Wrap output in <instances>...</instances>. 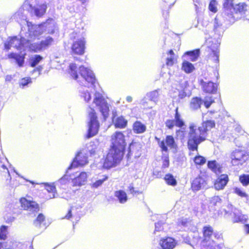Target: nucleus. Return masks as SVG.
Instances as JSON below:
<instances>
[{"label": "nucleus", "mask_w": 249, "mask_h": 249, "mask_svg": "<svg viewBox=\"0 0 249 249\" xmlns=\"http://www.w3.org/2000/svg\"><path fill=\"white\" fill-rule=\"evenodd\" d=\"M216 234L212 227L207 226L203 227V239L201 242L202 249H221V245L216 243Z\"/></svg>", "instance_id": "obj_3"}, {"label": "nucleus", "mask_w": 249, "mask_h": 249, "mask_svg": "<svg viewBox=\"0 0 249 249\" xmlns=\"http://www.w3.org/2000/svg\"><path fill=\"white\" fill-rule=\"evenodd\" d=\"M81 97L84 98L86 102H89L91 99V94L87 90H83L80 91Z\"/></svg>", "instance_id": "obj_46"}, {"label": "nucleus", "mask_w": 249, "mask_h": 249, "mask_svg": "<svg viewBox=\"0 0 249 249\" xmlns=\"http://www.w3.org/2000/svg\"><path fill=\"white\" fill-rule=\"evenodd\" d=\"M176 241L171 237L163 239L160 243L162 249H173L176 246Z\"/></svg>", "instance_id": "obj_22"}, {"label": "nucleus", "mask_w": 249, "mask_h": 249, "mask_svg": "<svg viewBox=\"0 0 249 249\" xmlns=\"http://www.w3.org/2000/svg\"><path fill=\"white\" fill-rule=\"evenodd\" d=\"M107 179L108 177L107 175H99L96 178L92 179V182L89 185L92 188H98L101 186Z\"/></svg>", "instance_id": "obj_21"}, {"label": "nucleus", "mask_w": 249, "mask_h": 249, "mask_svg": "<svg viewBox=\"0 0 249 249\" xmlns=\"http://www.w3.org/2000/svg\"><path fill=\"white\" fill-rule=\"evenodd\" d=\"M162 224L160 222L155 223V233L156 231H160L162 230Z\"/></svg>", "instance_id": "obj_58"}, {"label": "nucleus", "mask_w": 249, "mask_h": 249, "mask_svg": "<svg viewBox=\"0 0 249 249\" xmlns=\"http://www.w3.org/2000/svg\"><path fill=\"white\" fill-rule=\"evenodd\" d=\"M46 188L48 192L54 193L56 191V189L53 184L47 185L46 184Z\"/></svg>", "instance_id": "obj_57"}, {"label": "nucleus", "mask_w": 249, "mask_h": 249, "mask_svg": "<svg viewBox=\"0 0 249 249\" xmlns=\"http://www.w3.org/2000/svg\"><path fill=\"white\" fill-rule=\"evenodd\" d=\"M8 57L9 58L15 59L19 67L23 66L24 62V56L23 55H19L16 53H11L9 54Z\"/></svg>", "instance_id": "obj_35"}, {"label": "nucleus", "mask_w": 249, "mask_h": 249, "mask_svg": "<svg viewBox=\"0 0 249 249\" xmlns=\"http://www.w3.org/2000/svg\"><path fill=\"white\" fill-rule=\"evenodd\" d=\"M88 175L87 173L83 172L78 176L72 179V182L74 186H80L84 185L87 180Z\"/></svg>", "instance_id": "obj_23"}, {"label": "nucleus", "mask_w": 249, "mask_h": 249, "mask_svg": "<svg viewBox=\"0 0 249 249\" xmlns=\"http://www.w3.org/2000/svg\"><path fill=\"white\" fill-rule=\"evenodd\" d=\"M233 213V221L234 222H241L242 223H245L246 221L247 216L242 214L238 210L234 209Z\"/></svg>", "instance_id": "obj_28"}, {"label": "nucleus", "mask_w": 249, "mask_h": 249, "mask_svg": "<svg viewBox=\"0 0 249 249\" xmlns=\"http://www.w3.org/2000/svg\"><path fill=\"white\" fill-rule=\"evenodd\" d=\"M31 82V79L30 77H25L21 79L20 81V86L24 88L27 86L29 83Z\"/></svg>", "instance_id": "obj_52"}, {"label": "nucleus", "mask_w": 249, "mask_h": 249, "mask_svg": "<svg viewBox=\"0 0 249 249\" xmlns=\"http://www.w3.org/2000/svg\"><path fill=\"white\" fill-rule=\"evenodd\" d=\"M166 126L169 129H172L175 125V121L174 120H167L165 123Z\"/></svg>", "instance_id": "obj_56"}, {"label": "nucleus", "mask_w": 249, "mask_h": 249, "mask_svg": "<svg viewBox=\"0 0 249 249\" xmlns=\"http://www.w3.org/2000/svg\"><path fill=\"white\" fill-rule=\"evenodd\" d=\"M206 161L205 158L201 156H196L194 159V162L197 165H203Z\"/></svg>", "instance_id": "obj_48"}, {"label": "nucleus", "mask_w": 249, "mask_h": 249, "mask_svg": "<svg viewBox=\"0 0 249 249\" xmlns=\"http://www.w3.org/2000/svg\"><path fill=\"white\" fill-rule=\"evenodd\" d=\"M42 68L40 66L39 67L36 68V69H34L33 71V72H36L37 71L38 72V75H40V72L42 71Z\"/></svg>", "instance_id": "obj_62"}, {"label": "nucleus", "mask_w": 249, "mask_h": 249, "mask_svg": "<svg viewBox=\"0 0 249 249\" xmlns=\"http://www.w3.org/2000/svg\"><path fill=\"white\" fill-rule=\"evenodd\" d=\"M112 146L111 148L116 149L118 151L124 153L126 146L124 136L120 131L115 132L111 136Z\"/></svg>", "instance_id": "obj_8"}, {"label": "nucleus", "mask_w": 249, "mask_h": 249, "mask_svg": "<svg viewBox=\"0 0 249 249\" xmlns=\"http://www.w3.org/2000/svg\"><path fill=\"white\" fill-rule=\"evenodd\" d=\"M53 42V39L50 36H48L45 40L40 42L42 50L48 48L51 46Z\"/></svg>", "instance_id": "obj_40"}, {"label": "nucleus", "mask_w": 249, "mask_h": 249, "mask_svg": "<svg viewBox=\"0 0 249 249\" xmlns=\"http://www.w3.org/2000/svg\"><path fill=\"white\" fill-rule=\"evenodd\" d=\"M224 31L221 17L216 16L213 22V32L217 37L221 36Z\"/></svg>", "instance_id": "obj_17"}, {"label": "nucleus", "mask_w": 249, "mask_h": 249, "mask_svg": "<svg viewBox=\"0 0 249 249\" xmlns=\"http://www.w3.org/2000/svg\"><path fill=\"white\" fill-rule=\"evenodd\" d=\"M203 102L205 107L208 108L211 104L214 102V100L212 96H207L204 98Z\"/></svg>", "instance_id": "obj_51"}, {"label": "nucleus", "mask_w": 249, "mask_h": 249, "mask_svg": "<svg viewBox=\"0 0 249 249\" xmlns=\"http://www.w3.org/2000/svg\"><path fill=\"white\" fill-rule=\"evenodd\" d=\"M69 72L80 85L89 88L95 87V77L89 69L83 66L77 68L75 64L71 63L69 66Z\"/></svg>", "instance_id": "obj_2"}, {"label": "nucleus", "mask_w": 249, "mask_h": 249, "mask_svg": "<svg viewBox=\"0 0 249 249\" xmlns=\"http://www.w3.org/2000/svg\"><path fill=\"white\" fill-rule=\"evenodd\" d=\"M31 13H34L37 17H41L45 14L47 9V5L45 3L36 4L32 7L30 5Z\"/></svg>", "instance_id": "obj_20"}, {"label": "nucleus", "mask_w": 249, "mask_h": 249, "mask_svg": "<svg viewBox=\"0 0 249 249\" xmlns=\"http://www.w3.org/2000/svg\"><path fill=\"white\" fill-rule=\"evenodd\" d=\"M13 244L12 242L10 241L3 242H0V249H12Z\"/></svg>", "instance_id": "obj_45"}, {"label": "nucleus", "mask_w": 249, "mask_h": 249, "mask_svg": "<svg viewBox=\"0 0 249 249\" xmlns=\"http://www.w3.org/2000/svg\"><path fill=\"white\" fill-rule=\"evenodd\" d=\"M214 121L208 120L202 124V126L197 127L194 124L189 126L188 136V147L191 151H197L198 145L204 142L206 138L207 131L214 127Z\"/></svg>", "instance_id": "obj_1"}, {"label": "nucleus", "mask_w": 249, "mask_h": 249, "mask_svg": "<svg viewBox=\"0 0 249 249\" xmlns=\"http://www.w3.org/2000/svg\"><path fill=\"white\" fill-rule=\"evenodd\" d=\"M168 56L166 58V64L168 66H172L175 61V54L172 50H170L168 53Z\"/></svg>", "instance_id": "obj_39"}, {"label": "nucleus", "mask_w": 249, "mask_h": 249, "mask_svg": "<svg viewBox=\"0 0 249 249\" xmlns=\"http://www.w3.org/2000/svg\"><path fill=\"white\" fill-rule=\"evenodd\" d=\"M86 40L81 37L74 40L71 46L72 53L75 54L82 55L85 53Z\"/></svg>", "instance_id": "obj_14"}, {"label": "nucleus", "mask_w": 249, "mask_h": 249, "mask_svg": "<svg viewBox=\"0 0 249 249\" xmlns=\"http://www.w3.org/2000/svg\"><path fill=\"white\" fill-rule=\"evenodd\" d=\"M188 82L186 80L181 81L177 86L174 91V97L178 96L179 99H182L185 97L187 94L186 93L188 87Z\"/></svg>", "instance_id": "obj_16"}, {"label": "nucleus", "mask_w": 249, "mask_h": 249, "mask_svg": "<svg viewBox=\"0 0 249 249\" xmlns=\"http://www.w3.org/2000/svg\"><path fill=\"white\" fill-rule=\"evenodd\" d=\"M4 219L5 220L7 223H11L13 222L15 220V217L13 216H8V215L4 216Z\"/></svg>", "instance_id": "obj_59"}, {"label": "nucleus", "mask_w": 249, "mask_h": 249, "mask_svg": "<svg viewBox=\"0 0 249 249\" xmlns=\"http://www.w3.org/2000/svg\"><path fill=\"white\" fill-rule=\"evenodd\" d=\"M89 111V129L87 138H90L93 137L98 132L99 123L97 120V117L94 109L90 107Z\"/></svg>", "instance_id": "obj_6"}, {"label": "nucleus", "mask_w": 249, "mask_h": 249, "mask_svg": "<svg viewBox=\"0 0 249 249\" xmlns=\"http://www.w3.org/2000/svg\"><path fill=\"white\" fill-rule=\"evenodd\" d=\"M228 2V1L226 0L224 2V7L225 9V15H227V18L230 22H234L233 16L232 13H230L229 11L231 7H233L234 11L236 13H239L241 15L245 14V12L247 11V5L245 3H239L233 6L231 5H229Z\"/></svg>", "instance_id": "obj_7"}, {"label": "nucleus", "mask_w": 249, "mask_h": 249, "mask_svg": "<svg viewBox=\"0 0 249 249\" xmlns=\"http://www.w3.org/2000/svg\"><path fill=\"white\" fill-rule=\"evenodd\" d=\"M42 59V57L39 55H35L32 56L29 60L31 66L32 67H36Z\"/></svg>", "instance_id": "obj_41"}, {"label": "nucleus", "mask_w": 249, "mask_h": 249, "mask_svg": "<svg viewBox=\"0 0 249 249\" xmlns=\"http://www.w3.org/2000/svg\"><path fill=\"white\" fill-rule=\"evenodd\" d=\"M67 177V175H65L63 177H62L61 178L59 179V181L60 183H64L65 179H66V177Z\"/></svg>", "instance_id": "obj_64"}, {"label": "nucleus", "mask_w": 249, "mask_h": 249, "mask_svg": "<svg viewBox=\"0 0 249 249\" xmlns=\"http://www.w3.org/2000/svg\"><path fill=\"white\" fill-rule=\"evenodd\" d=\"M202 102V100L199 98H193L191 100L190 103V107L192 110H196L200 107Z\"/></svg>", "instance_id": "obj_31"}, {"label": "nucleus", "mask_w": 249, "mask_h": 249, "mask_svg": "<svg viewBox=\"0 0 249 249\" xmlns=\"http://www.w3.org/2000/svg\"><path fill=\"white\" fill-rule=\"evenodd\" d=\"M1 167L4 169L5 170V173L7 174V176L9 178V182H10L11 180V177L10 176V173H9V172L7 169V168L6 167V166L5 165H4V164H2L1 165Z\"/></svg>", "instance_id": "obj_60"}, {"label": "nucleus", "mask_w": 249, "mask_h": 249, "mask_svg": "<svg viewBox=\"0 0 249 249\" xmlns=\"http://www.w3.org/2000/svg\"><path fill=\"white\" fill-rule=\"evenodd\" d=\"M26 38L21 37L20 39H18L16 36H14L10 39V40L5 42L4 44V48L6 50H8L11 47L16 48L18 50H25V42Z\"/></svg>", "instance_id": "obj_12"}, {"label": "nucleus", "mask_w": 249, "mask_h": 249, "mask_svg": "<svg viewBox=\"0 0 249 249\" xmlns=\"http://www.w3.org/2000/svg\"><path fill=\"white\" fill-rule=\"evenodd\" d=\"M175 125L179 127H181L183 125H184V122L182 120V119L181 118L180 115L178 113V108H176V114L175 116Z\"/></svg>", "instance_id": "obj_42"}, {"label": "nucleus", "mask_w": 249, "mask_h": 249, "mask_svg": "<svg viewBox=\"0 0 249 249\" xmlns=\"http://www.w3.org/2000/svg\"><path fill=\"white\" fill-rule=\"evenodd\" d=\"M220 204L221 199L218 196H215L211 199L210 205L211 206L219 205Z\"/></svg>", "instance_id": "obj_49"}, {"label": "nucleus", "mask_w": 249, "mask_h": 249, "mask_svg": "<svg viewBox=\"0 0 249 249\" xmlns=\"http://www.w3.org/2000/svg\"><path fill=\"white\" fill-rule=\"evenodd\" d=\"M217 3L215 0H212L209 5V10L213 13H216L217 11Z\"/></svg>", "instance_id": "obj_50"}, {"label": "nucleus", "mask_w": 249, "mask_h": 249, "mask_svg": "<svg viewBox=\"0 0 249 249\" xmlns=\"http://www.w3.org/2000/svg\"><path fill=\"white\" fill-rule=\"evenodd\" d=\"M87 150L82 149L78 152L68 170L78 166H84L88 163Z\"/></svg>", "instance_id": "obj_11"}, {"label": "nucleus", "mask_w": 249, "mask_h": 249, "mask_svg": "<svg viewBox=\"0 0 249 249\" xmlns=\"http://www.w3.org/2000/svg\"><path fill=\"white\" fill-rule=\"evenodd\" d=\"M133 130L137 134L142 133L146 130V126L141 122L136 121L133 124Z\"/></svg>", "instance_id": "obj_30"}, {"label": "nucleus", "mask_w": 249, "mask_h": 249, "mask_svg": "<svg viewBox=\"0 0 249 249\" xmlns=\"http://www.w3.org/2000/svg\"><path fill=\"white\" fill-rule=\"evenodd\" d=\"M219 50L218 46L212 47L211 48V52L209 54V59L216 64V65L219 63Z\"/></svg>", "instance_id": "obj_25"}, {"label": "nucleus", "mask_w": 249, "mask_h": 249, "mask_svg": "<svg viewBox=\"0 0 249 249\" xmlns=\"http://www.w3.org/2000/svg\"><path fill=\"white\" fill-rule=\"evenodd\" d=\"M84 149L87 150V155H88V153H89L90 155H94L96 151L95 145H94V146L89 145L87 148H84Z\"/></svg>", "instance_id": "obj_55"}, {"label": "nucleus", "mask_w": 249, "mask_h": 249, "mask_svg": "<svg viewBox=\"0 0 249 249\" xmlns=\"http://www.w3.org/2000/svg\"><path fill=\"white\" fill-rule=\"evenodd\" d=\"M163 164L162 167L167 168L169 165V160L168 154H164L162 156Z\"/></svg>", "instance_id": "obj_53"}, {"label": "nucleus", "mask_w": 249, "mask_h": 249, "mask_svg": "<svg viewBox=\"0 0 249 249\" xmlns=\"http://www.w3.org/2000/svg\"><path fill=\"white\" fill-rule=\"evenodd\" d=\"M156 139L158 140L159 146L161 148L162 151L167 152L168 151L167 146L170 149L175 150H176L178 147L174 138L172 136H167L166 137L165 142L164 141H160L157 138Z\"/></svg>", "instance_id": "obj_13"}, {"label": "nucleus", "mask_w": 249, "mask_h": 249, "mask_svg": "<svg viewBox=\"0 0 249 249\" xmlns=\"http://www.w3.org/2000/svg\"><path fill=\"white\" fill-rule=\"evenodd\" d=\"M112 120L115 127L120 128L125 127L127 123V121L122 116L118 117L116 119L113 116Z\"/></svg>", "instance_id": "obj_29"}, {"label": "nucleus", "mask_w": 249, "mask_h": 249, "mask_svg": "<svg viewBox=\"0 0 249 249\" xmlns=\"http://www.w3.org/2000/svg\"><path fill=\"white\" fill-rule=\"evenodd\" d=\"M199 51L198 50H194L191 52H187L185 53L183 56L184 59L186 58V56H189L190 59L192 61H196L199 56Z\"/></svg>", "instance_id": "obj_36"}, {"label": "nucleus", "mask_w": 249, "mask_h": 249, "mask_svg": "<svg viewBox=\"0 0 249 249\" xmlns=\"http://www.w3.org/2000/svg\"><path fill=\"white\" fill-rule=\"evenodd\" d=\"M229 181L227 175L222 174L215 180L214 183V188L217 190H223Z\"/></svg>", "instance_id": "obj_18"}, {"label": "nucleus", "mask_w": 249, "mask_h": 249, "mask_svg": "<svg viewBox=\"0 0 249 249\" xmlns=\"http://www.w3.org/2000/svg\"><path fill=\"white\" fill-rule=\"evenodd\" d=\"M160 89L155 90L149 92L147 94V96L149 99L154 102L155 103H157L159 101L160 97Z\"/></svg>", "instance_id": "obj_37"}, {"label": "nucleus", "mask_w": 249, "mask_h": 249, "mask_svg": "<svg viewBox=\"0 0 249 249\" xmlns=\"http://www.w3.org/2000/svg\"><path fill=\"white\" fill-rule=\"evenodd\" d=\"M20 203L25 210L31 213H37L39 210V205L35 201L22 198L20 199Z\"/></svg>", "instance_id": "obj_15"}, {"label": "nucleus", "mask_w": 249, "mask_h": 249, "mask_svg": "<svg viewBox=\"0 0 249 249\" xmlns=\"http://www.w3.org/2000/svg\"><path fill=\"white\" fill-rule=\"evenodd\" d=\"M114 196L118 198L119 202L121 203H124L127 200L126 194L123 190L116 191Z\"/></svg>", "instance_id": "obj_34"}, {"label": "nucleus", "mask_w": 249, "mask_h": 249, "mask_svg": "<svg viewBox=\"0 0 249 249\" xmlns=\"http://www.w3.org/2000/svg\"><path fill=\"white\" fill-rule=\"evenodd\" d=\"M45 216L42 213H40L36 219L34 221V225L36 228H45Z\"/></svg>", "instance_id": "obj_33"}, {"label": "nucleus", "mask_w": 249, "mask_h": 249, "mask_svg": "<svg viewBox=\"0 0 249 249\" xmlns=\"http://www.w3.org/2000/svg\"><path fill=\"white\" fill-rule=\"evenodd\" d=\"M239 180L244 186L249 184V175H243L240 176Z\"/></svg>", "instance_id": "obj_47"}, {"label": "nucleus", "mask_w": 249, "mask_h": 249, "mask_svg": "<svg viewBox=\"0 0 249 249\" xmlns=\"http://www.w3.org/2000/svg\"><path fill=\"white\" fill-rule=\"evenodd\" d=\"M202 86L203 90L207 93H213L217 90V85L211 81L203 82Z\"/></svg>", "instance_id": "obj_27"}, {"label": "nucleus", "mask_w": 249, "mask_h": 249, "mask_svg": "<svg viewBox=\"0 0 249 249\" xmlns=\"http://www.w3.org/2000/svg\"><path fill=\"white\" fill-rule=\"evenodd\" d=\"M124 153L110 148L104 163V167L109 169L116 166L121 160Z\"/></svg>", "instance_id": "obj_4"}, {"label": "nucleus", "mask_w": 249, "mask_h": 249, "mask_svg": "<svg viewBox=\"0 0 249 249\" xmlns=\"http://www.w3.org/2000/svg\"><path fill=\"white\" fill-rule=\"evenodd\" d=\"M94 105L100 110L104 119H106L108 116L109 107L106 100L99 92L96 91L94 93L93 107H94Z\"/></svg>", "instance_id": "obj_5"}, {"label": "nucleus", "mask_w": 249, "mask_h": 249, "mask_svg": "<svg viewBox=\"0 0 249 249\" xmlns=\"http://www.w3.org/2000/svg\"><path fill=\"white\" fill-rule=\"evenodd\" d=\"M164 179L167 184L168 185L175 186L177 184L176 180L174 178L173 176L170 174L166 175Z\"/></svg>", "instance_id": "obj_44"}, {"label": "nucleus", "mask_w": 249, "mask_h": 249, "mask_svg": "<svg viewBox=\"0 0 249 249\" xmlns=\"http://www.w3.org/2000/svg\"><path fill=\"white\" fill-rule=\"evenodd\" d=\"M71 210H69L68 214L66 215L65 218L69 219L71 217Z\"/></svg>", "instance_id": "obj_63"}, {"label": "nucleus", "mask_w": 249, "mask_h": 249, "mask_svg": "<svg viewBox=\"0 0 249 249\" xmlns=\"http://www.w3.org/2000/svg\"><path fill=\"white\" fill-rule=\"evenodd\" d=\"M234 192L241 197H246L247 196L245 192L237 187L234 189Z\"/></svg>", "instance_id": "obj_54"}, {"label": "nucleus", "mask_w": 249, "mask_h": 249, "mask_svg": "<svg viewBox=\"0 0 249 249\" xmlns=\"http://www.w3.org/2000/svg\"><path fill=\"white\" fill-rule=\"evenodd\" d=\"M45 33L53 34L56 29L55 21L52 19H48L46 22L43 23Z\"/></svg>", "instance_id": "obj_24"}, {"label": "nucleus", "mask_w": 249, "mask_h": 249, "mask_svg": "<svg viewBox=\"0 0 249 249\" xmlns=\"http://www.w3.org/2000/svg\"><path fill=\"white\" fill-rule=\"evenodd\" d=\"M128 190L130 192V193L133 194L134 193H135L134 191V188L132 184H130L128 187Z\"/></svg>", "instance_id": "obj_61"}, {"label": "nucleus", "mask_w": 249, "mask_h": 249, "mask_svg": "<svg viewBox=\"0 0 249 249\" xmlns=\"http://www.w3.org/2000/svg\"><path fill=\"white\" fill-rule=\"evenodd\" d=\"M28 28V32L26 33L25 36L31 39L38 37L45 33L43 23L40 25H33L31 22L26 21Z\"/></svg>", "instance_id": "obj_10"}, {"label": "nucleus", "mask_w": 249, "mask_h": 249, "mask_svg": "<svg viewBox=\"0 0 249 249\" xmlns=\"http://www.w3.org/2000/svg\"><path fill=\"white\" fill-rule=\"evenodd\" d=\"M182 70L186 73H191L195 70L194 66L187 60L184 59L182 64Z\"/></svg>", "instance_id": "obj_32"}, {"label": "nucleus", "mask_w": 249, "mask_h": 249, "mask_svg": "<svg viewBox=\"0 0 249 249\" xmlns=\"http://www.w3.org/2000/svg\"><path fill=\"white\" fill-rule=\"evenodd\" d=\"M208 167L213 172L217 174L220 173V166L215 160L209 161L208 162Z\"/></svg>", "instance_id": "obj_38"}, {"label": "nucleus", "mask_w": 249, "mask_h": 249, "mask_svg": "<svg viewBox=\"0 0 249 249\" xmlns=\"http://www.w3.org/2000/svg\"><path fill=\"white\" fill-rule=\"evenodd\" d=\"M249 155L245 150L236 149L231 156V162L233 165H239L244 164L249 159Z\"/></svg>", "instance_id": "obj_9"}, {"label": "nucleus", "mask_w": 249, "mask_h": 249, "mask_svg": "<svg viewBox=\"0 0 249 249\" xmlns=\"http://www.w3.org/2000/svg\"><path fill=\"white\" fill-rule=\"evenodd\" d=\"M25 45V50L28 49L29 51L35 52H37L42 50L40 42L31 43L29 38L26 39Z\"/></svg>", "instance_id": "obj_26"}, {"label": "nucleus", "mask_w": 249, "mask_h": 249, "mask_svg": "<svg viewBox=\"0 0 249 249\" xmlns=\"http://www.w3.org/2000/svg\"><path fill=\"white\" fill-rule=\"evenodd\" d=\"M8 227L2 225L0 227V240H5L8 234Z\"/></svg>", "instance_id": "obj_43"}, {"label": "nucleus", "mask_w": 249, "mask_h": 249, "mask_svg": "<svg viewBox=\"0 0 249 249\" xmlns=\"http://www.w3.org/2000/svg\"><path fill=\"white\" fill-rule=\"evenodd\" d=\"M206 181L202 177H198L192 183V188L194 191H198L206 187Z\"/></svg>", "instance_id": "obj_19"}]
</instances>
